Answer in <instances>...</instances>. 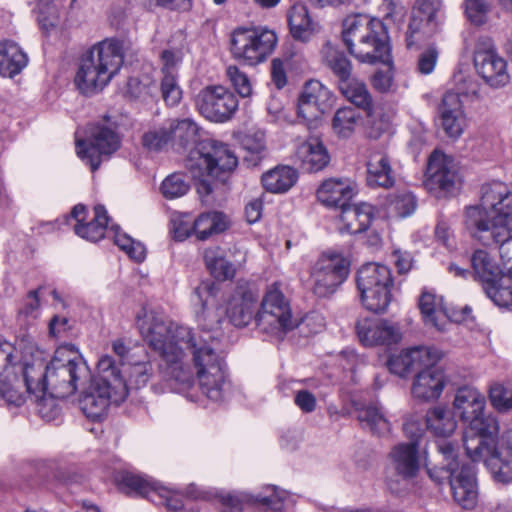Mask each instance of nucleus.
I'll list each match as a JSON object with an SVG mask.
<instances>
[{
	"mask_svg": "<svg viewBox=\"0 0 512 512\" xmlns=\"http://www.w3.org/2000/svg\"><path fill=\"white\" fill-rule=\"evenodd\" d=\"M356 332L359 341L367 347L396 344L402 339L400 327L385 319H359Z\"/></svg>",
	"mask_w": 512,
	"mask_h": 512,
	"instance_id": "obj_24",
	"label": "nucleus"
},
{
	"mask_svg": "<svg viewBox=\"0 0 512 512\" xmlns=\"http://www.w3.org/2000/svg\"><path fill=\"white\" fill-rule=\"evenodd\" d=\"M338 86L339 90L348 101L365 111L372 110L373 99L363 81L351 76Z\"/></svg>",
	"mask_w": 512,
	"mask_h": 512,
	"instance_id": "obj_44",
	"label": "nucleus"
},
{
	"mask_svg": "<svg viewBox=\"0 0 512 512\" xmlns=\"http://www.w3.org/2000/svg\"><path fill=\"white\" fill-rule=\"evenodd\" d=\"M477 74L492 88H501L510 81L508 62L499 55L490 38H480L474 52Z\"/></svg>",
	"mask_w": 512,
	"mask_h": 512,
	"instance_id": "obj_16",
	"label": "nucleus"
},
{
	"mask_svg": "<svg viewBox=\"0 0 512 512\" xmlns=\"http://www.w3.org/2000/svg\"><path fill=\"white\" fill-rule=\"evenodd\" d=\"M267 491L271 492L268 496L257 495L255 497H249L248 495H242L238 497L227 495L223 497V504L233 512H240L243 502L259 503L263 506H267L272 511H281L289 498L288 493L284 490H278L275 486L267 487Z\"/></svg>",
	"mask_w": 512,
	"mask_h": 512,
	"instance_id": "obj_34",
	"label": "nucleus"
},
{
	"mask_svg": "<svg viewBox=\"0 0 512 512\" xmlns=\"http://www.w3.org/2000/svg\"><path fill=\"white\" fill-rule=\"evenodd\" d=\"M323 61L338 79V85L352 76V64L343 52L326 43L321 51Z\"/></svg>",
	"mask_w": 512,
	"mask_h": 512,
	"instance_id": "obj_45",
	"label": "nucleus"
},
{
	"mask_svg": "<svg viewBox=\"0 0 512 512\" xmlns=\"http://www.w3.org/2000/svg\"><path fill=\"white\" fill-rule=\"evenodd\" d=\"M120 146L118 135L109 128L96 126L91 128L87 139H76L77 156L95 171L103 156H110Z\"/></svg>",
	"mask_w": 512,
	"mask_h": 512,
	"instance_id": "obj_20",
	"label": "nucleus"
},
{
	"mask_svg": "<svg viewBox=\"0 0 512 512\" xmlns=\"http://www.w3.org/2000/svg\"><path fill=\"white\" fill-rule=\"evenodd\" d=\"M142 145L149 151H160L171 143L169 123L147 127L142 134Z\"/></svg>",
	"mask_w": 512,
	"mask_h": 512,
	"instance_id": "obj_50",
	"label": "nucleus"
},
{
	"mask_svg": "<svg viewBox=\"0 0 512 512\" xmlns=\"http://www.w3.org/2000/svg\"><path fill=\"white\" fill-rule=\"evenodd\" d=\"M136 325L144 340L162 357L163 373L175 382L179 392L184 393L194 385V374L185 361L186 351H190L202 393L213 401L222 399L226 370L214 345L216 336L205 332L196 339L190 328L167 321L146 308L138 312Z\"/></svg>",
	"mask_w": 512,
	"mask_h": 512,
	"instance_id": "obj_1",
	"label": "nucleus"
},
{
	"mask_svg": "<svg viewBox=\"0 0 512 512\" xmlns=\"http://www.w3.org/2000/svg\"><path fill=\"white\" fill-rule=\"evenodd\" d=\"M226 75L234 89L241 97H249L252 94V84L250 79L237 66H228L226 69Z\"/></svg>",
	"mask_w": 512,
	"mask_h": 512,
	"instance_id": "obj_58",
	"label": "nucleus"
},
{
	"mask_svg": "<svg viewBox=\"0 0 512 512\" xmlns=\"http://www.w3.org/2000/svg\"><path fill=\"white\" fill-rule=\"evenodd\" d=\"M113 238L114 243L123 250L131 259L136 262H142L146 257L144 245L132 239L126 233L120 231L118 227L111 226L108 231Z\"/></svg>",
	"mask_w": 512,
	"mask_h": 512,
	"instance_id": "obj_49",
	"label": "nucleus"
},
{
	"mask_svg": "<svg viewBox=\"0 0 512 512\" xmlns=\"http://www.w3.org/2000/svg\"><path fill=\"white\" fill-rule=\"evenodd\" d=\"M152 364L148 360L137 361L129 363L126 369L127 379L123 380L126 382L127 387L139 389L144 387L152 376Z\"/></svg>",
	"mask_w": 512,
	"mask_h": 512,
	"instance_id": "obj_52",
	"label": "nucleus"
},
{
	"mask_svg": "<svg viewBox=\"0 0 512 512\" xmlns=\"http://www.w3.org/2000/svg\"><path fill=\"white\" fill-rule=\"evenodd\" d=\"M278 37L267 27H238L231 34V54L238 62L255 66L266 61L277 46Z\"/></svg>",
	"mask_w": 512,
	"mask_h": 512,
	"instance_id": "obj_12",
	"label": "nucleus"
},
{
	"mask_svg": "<svg viewBox=\"0 0 512 512\" xmlns=\"http://www.w3.org/2000/svg\"><path fill=\"white\" fill-rule=\"evenodd\" d=\"M26 341L21 340L18 347V358L8 363L0 372V399L8 405L21 406L28 398L38 403V412L42 418L51 420L58 412L53 400L43 397L42 392L28 389L26 376L23 373L22 347Z\"/></svg>",
	"mask_w": 512,
	"mask_h": 512,
	"instance_id": "obj_10",
	"label": "nucleus"
},
{
	"mask_svg": "<svg viewBox=\"0 0 512 512\" xmlns=\"http://www.w3.org/2000/svg\"><path fill=\"white\" fill-rule=\"evenodd\" d=\"M366 181L370 187L390 188L395 183V174L390 157L384 150H370L366 162Z\"/></svg>",
	"mask_w": 512,
	"mask_h": 512,
	"instance_id": "obj_31",
	"label": "nucleus"
},
{
	"mask_svg": "<svg viewBox=\"0 0 512 512\" xmlns=\"http://www.w3.org/2000/svg\"><path fill=\"white\" fill-rule=\"evenodd\" d=\"M353 196L351 183L346 179L330 178L325 180L317 190L318 200L327 207L346 205Z\"/></svg>",
	"mask_w": 512,
	"mask_h": 512,
	"instance_id": "obj_36",
	"label": "nucleus"
},
{
	"mask_svg": "<svg viewBox=\"0 0 512 512\" xmlns=\"http://www.w3.org/2000/svg\"><path fill=\"white\" fill-rule=\"evenodd\" d=\"M478 458H470L473 462H484L487 469L497 482L509 483L512 481V447L494 446L483 451Z\"/></svg>",
	"mask_w": 512,
	"mask_h": 512,
	"instance_id": "obj_30",
	"label": "nucleus"
},
{
	"mask_svg": "<svg viewBox=\"0 0 512 512\" xmlns=\"http://www.w3.org/2000/svg\"><path fill=\"white\" fill-rule=\"evenodd\" d=\"M171 231L175 240L184 241L194 235V220L192 221L188 215L175 216L172 219Z\"/></svg>",
	"mask_w": 512,
	"mask_h": 512,
	"instance_id": "obj_64",
	"label": "nucleus"
},
{
	"mask_svg": "<svg viewBox=\"0 0 512 512\" xmlns=\"http://www.w3.org/2000/svg\"><path fill=\"white\" fill-rule=\"evenodd\" d=\"M123 62V41L109 38L97 43L80 60L75 75L77 88L86 95L101 91L118 74Z\"/></svg>",
	"mask_w": 512,
	"mask_h": 512,
	"instance_id": "obj_6",
	"label": "nucleus"
},
{
	"mask_svg": "<svg viewBox=\"0 0 512 512\" xmlns=\"http://www.w3.org/2000/svg\"><path fill=\"white\" fill-rule=\"evenodd\" d=\"M333 93L316 79L306 81L297 100V114L312 123L320 119L333 105Z\"/></svg>",
	"mask_w": 512,
	"mask_h": 512,
	"instance_id": "obj_22",
	"label": "nucleus"
},
{
	"mask_svg": "<svg viewBox=\"0 0 512 512\" xmlns=\"http://www.w3.org/2000/svg\"><path fill=\"white\" fill-rule=\"evenodd\" d=\"M419 370L412 384L413 396L426 401L438 399L446 385L443 371L436 364Z\"/></svg>",
	"mask_w": 512,
	"mask_h": 512,
	"instance_id": "obj_29",
	"label": "nucleus"
},
{
	"mask_svg": "<svg viewBox=\"0 0 512 512\" xmlns=\"http://www.w3.org/2000/svg\"><path fill=\"white\" fill-rule=\"evenodd\" d=\"M441 357V352L433 347H412L392 355L388 361V368L393 374L403 377L423 366L437 364Z\"/></svg>",
	"mask_w": 512,
	"mask_h": 512,
	"instance_id": "obj_25",
	"label": "nucleus"
},
{
	"mask_svg": "<svg viewBox=\"0 0 512 512\" xmlns=\"http://www.w3.org/2000/svg\"><path fill=\"white\" fill-rule=\"evenodd\" d=\"M379 11L386 21H391L395 24L402 23L406 13L405 7L395 0H382Z\"/></svg>",
	"mask_w": 512,
	"mask_h": 512,
	"instance_id": "obj_63",
	"label": "nucleus"
},
{
	"mask_svg": "<svg viewBox=\"0 0 512 512\" xmlns=\"http://www.w3.org/2000/svg\"><path fill=\"white\" fill-rule=\"evenodd\" d=\"M489 401L498 412L505 413L512 410V387L500 382L490 385L488 391Z\"/></svg>",
	"mask_w": 512,
	"mask_h": 512,
	"instance_id": "obj_53",
	"label": "nucleus"
},
{
	"mask_svg": "<svg viewBox=\"0 0 512 512\" xmlns=\"http://www.w3.org/2000/svg\"><path fill=\"white\" fill-rule=\"evenodd\" d=\"M195 103L201 115L219 123L229 120L238 108L234 93L222 85L203 88L196 96Z\"/></svg>",
	"mask_w": 512,
	"mask_h": 512,
	"instance_id": "obj_19",
	"label": "nucleus"
},
{
	"mask_svg": "<svg viewBox=\"0 0 512 512\" xmlns=\"http://www.w3.org/2000/svg\"><path fill=\"white\" fill-rule=\"evenodd\" d=\"M373 216V206L368 203L342 205L339 230L347 234L361 233L369 227Z\"/></svg>",
	"mask_w": 512,
	"mask_h": 512,
	"instance_id": "obj_32",
	"label": "nucleus"
},
{
	"mask_svg": "<svg viewBox=\"0 0 512 512\" xmlns=\"http://www.w3.org/2000/svg\"><path fill=\"white\" fill-rule=\"evenodd\" d=\"M465 225L483 246L496 247L512 273V190L502 181L482 185L479 204L466 208Z\"/></svg>",
	"mask_w": 512,
	"mask_h": 512,
	"instance_id": "obj_4",
	"label": "nucleus"
},
{
	"mask_svg": "<svg viewBox=\"0 0 512 512\" xmlns=\"http://www.w3.org/2000/svg\"><path fill=\"white\" fill-rule=\"evenodd\" d=\"M472 276L482 282L483 287L495 282L502 270L494 257L486 249H476L470 258Z\"/></svg>",
	"mask_w": 512,
	"mask_h": 512,
	"instance_id": "obj_37",
	"label": "nucleus"
},
{
	"mask_svg": "<svg viewBox=\"0 0 512 512\" xmlns=\"http://www.w3.org/2000/svg\"><path fill=\"white\" fill-rule=\"evenodd\" d=\"M416 199L409 191H397L387 197L386 208L390 215L395 217H408L416 209Z\"/></svg>",
	"mask_w": 512,
	"mask_h": 512,
	"instance_id": "obj_48",
	"label": "nucleus"
},
{
	"mask_svg": "<svg viewBox=\"0 0 512 512\" xmlns=\"http://www.w3.org/2000/svg\"><path fill=\"white\" fill-rule=\"evenodd\" d=\"M161 92L164 101L168 105H177L182 99V90L178 84L177 76H163L161 81Z\"/></svg>",
	"mask_w": 512,
	"mask_h": 512,
	"instance_id": "obj_61",
	"label": "nucleus"
},
{
	"mask_svg": "<svg viewBox=\"0 0 512 512\" xmlns=\"http://www.w3.org/2000/svg\"><path fill=\"white\" fill-rule=\"evenodd\" d=\"M161 73L163 76H177L182 62L180 50L165 49L160 54Z\"/></svg>",
	"mask_w": 512,
	"mask_h": 512,
	"instance_id": "obj_60",
	"label": "nucleus"
},
{
	"mask_svg": "<svg viewBox=\"0 0 512 512\" xmlns=\"http://www.w3.org/2000/svg\"><path fill=\"white\" fill-rule=\"evenodd\" d=\"M189 188L190 185L183 174L173 173L162 181L160 189L166 199H175L184 196Z\"/></svg>",
	"mask_w": 512,
	"mask_h": 512,
	"instance_id": "obj_55",
	"label": "nucleus"
},
{
	"mask_svg": "<svg viewBox=\"0 0 512 512\" xmlns=\"http://www.w3.org/2000/svg\"><path fill=\"white\" fill-rule=\"evenodd\" d=\"M439 51L434 45L428 46L418 56L416 69L422 75L431 74L437 64Z\"/></svg>",
	"mask_w": 512,
	"mask_h": 512,
	"instance_id": "obj_62",
	"label": "nucleus"
},
{
	"mask_svg": "<svg viewBox=\"0 0 512 512\" xmlns=\"http://www.w3.org/2000/svg\"><path fill=\"white\" fill-rule=\"evenodd\" d=\"M28 64V57L22 49L12 41H0V75L13 77L20 73Z\"/></svg>",
	"mask_w": 512,
	"mask_h": 512,
	"instance_id": "obj_38",
	"label": "nucleus"
},
{
	"mask_svg": "<svg viewBox=\"0 0 512 512\" xmlns=\"http://www.w3.org/2000/svg\"><path fill=\"white\" fill-rule=\"evenodd\" d=\"M439 463L431 465L427 452L421 456L416 442H400L394 445L387 455V477L389 489L397 491L400 480L415 479L422 462L429 478L437 484L449 481L452 498L457 505L466 510L474 509L479 501V488L474 467L459 457L458 448L451 442H437Z\"/></svg>",
	"mask_w": 512,
	"mask_h": 512,
	"instance_id": "obj_2",
	"label": "nucleus"
},
{
	"mask_svg": "<svg viewBox=\"0 0 512 512\" xmlns=\"http://www.w3.org/2000/svg\"><path fill=\"white\" fill-rule=\"evenodd\" d=\"M457 422L454 415L445 407L437 406L426 413V428L434 436L446 438L456 430Z\"/></svg>",
	"mask_w": 512,
	"mask_h": 512,
	"instance_id": "obj_41",
	"label": "nucleus"
},
{
	"mask_svg": "<svg viewBox=\"0 0 512 512\" xmlns=\"http://www.w3.org/2000/svg\"><path fill=\"white\" fill-rule=\"evenodd\" d=\"M204 261L210 273L218 280H227L234 277L235 265L226 260L223 249L218 246L204 250Z\"/></svg>",
	"mask_w": 512,
	"mask_h": 512,
	"instance_id": "obj_43",
	"label": "nucleus"
},
{
	"mask_svg": "<svg viewBox=\"0 0 512 512\" xmlns=\"http://www.w3.org/2000/svg\"><path fill=\"white\" fill-rule=\"evenodd\" d=\"M440 124L445 134L453 139L462 135L467 125L462 101L451 91L444 94L439 106Z\"/></svg>",
	"mask_w": 512,
	"mask_h": 512,
	"instance_id": "obj_27",
	"label": "nucleus"
},
{
	"mask_svg": "<svg viewBox=\"0 0 512 512\" xmlns=\"http://www.w3.org/2000/svg\"><path fill=\"white\" fill-rule=\"evenodd\" d=\"M171 144L178 149H187L198 144L199 127L191 118L168 121Z\"/></svg>",
	"mask_w": 512,
	"mask_h": 512,
	"instance_id": "obj_39",
	"label": "nucleus"
},
{
	"mask_svg": "<svg viewBox=\"0 0 512 512\" xmlns=\"http://www.w3.org/2000/svg\"><path fill=\"white\" fill-rule=\"evenodd\" d=\"M298 179L296 169L281 165L277 166L262 175L261 182L264 189L271 193H285L294 186Z\"/></svg>",
	"mask_w": 512,
	"mask_h": 512,
	"instance_id": "obj_40",
	"label": "nucleus"
},
{
	"mask_svg": "<svg viewBox=\"0 0 512 512\" xmlns=\"http://www.w3.org/2000/svg\"><path fill=\"white\" fill-rule=\"evenodd\" d=\"M350 261L339 251H326L310 269L311 290L318 297H329L346 281Z\"/></svg>",
	"mask_w": 512,
	"mask_h": 512,
	"instance_id": "obj_14",
	"label": "nucleus"
},
{
	"mask_svg": "<svg viewBox=\"0 0 512 512\" xmlns=\"http://www.w3.org/2000/svg\"><path fill=\"white\" fill-rule=\"evenodd\" d=\"M342 39L349 53L360 62L374 64L389 60L388 35L378 19L364 14L347 16L342 23Z\"/></svg>",
	"mask_w": 512,
	"mask_h": 512,
	"instance_id": "obj_7",
	"label": "nucleus"
},
{
	"mask_svg": "<svg viewBox=\"0 0 512 512\" xmlns=\"http://www.w3.org/2000/svg\"><path fill=\"white\" fill-rule=\"evenodd\" d=\"M358 420L374 434L383 436L390 432L391 424L382 409L376 405L365 406L358 411Z\"/></svg>",
	"mask_w": 512,
	"mask_h": 512,
	"instance_id": "obj_46",
	"label": "nucleus"
},
{
	"mask_svg": "<svg viewBox=\"0 0 512 512\" xmlns=\"http://www.w3.org/2000/svg\"><path fill=\"white\" fill-rule=\"evenodd\" d=\"M259 330L276 340H282L297 326L289 302L277 283L270 285L256 313Z\"/></svg>",
	"mask_w": 512,
	"mask_h": 512,
	"instance_id": "obj_13",
	"label": "nucleus"
},
{
	"mask_svg": "<svg viewBox=\"0 0 512 512\" xmlns=\"http://www.w3.org/2000/svg\"><path fill=\"white\" fill-rule=\"evenodd\" d=\"M419 308L427 326L438 331H447L451 322L461 323L471 317L472 310L465 306L450 315L444 305L443 297L431 290H424L419 299Z\"/></svg>",
	"mask_w": 512,
	"mask_h": 512,
	"instance_id": "obj_21",
	"label": "nucleus"
},
{
	"mask_svg": "<svg viewBox=\"0 0 512 512\" xmlns=\"http://www.w3.org/2000/svg\"><path fill=\"white\" fill-rule=\"evenodd\" d=\"M296 156L302 168L308 172H317L330 162V155L319 138L310 137L297 148Z\"/></svg>",
	"mask_w": 512,
	"mask_h": 512,
	"instance_id": "obj_33",
	"label": "nucleus"
},
{
	"mask_svg": "<svg viewBox=\"0 0 512 512\" xmlns=\"http://www.w3.org/2000/svg\"><path fill=\"white\" fill-rule=\"evenodd\" d=\"M486 295L499 307L512 310V277L501 275L484 287Z\"/></svg>",
	"mask_w": 512,
	"mask_h": 512,
	"instance_id": "obj_47",
	"label": "nucleus"
},
{
	"mask_svg": "<svg viewBox=\"0 0 512 512\" xmlns=\"http://www.w3.org/2000/svg\"><path fill=\"white\" fill-rule=\"evenodd\" d=\"M460 184L461 180L453 159L441 152L432 153L425 181L428 191L437 198H443L456 193Z\"/></svg>",
	"mask_w": 512,
	"mask_h": 512,
	"instance_id": "obj_18",
	"label": "nucleus"
},
{
	"mask_svg": "<svg viewBox=\"0 0 512 512\" xmlns=\"http://www.w3.org/2000/svg\"><path fill=\"white\" fill-rule=\"evenodd\" d=\"M358 119L359 114L353 108H340L332 120L333 130L340 137H349L354 132Z\"/></svg>",
	"mask_w": 512,
	"mask_h": 512,
	"instance_id": "obj_51",
	"label": "nucleus"
},
{
	"mask_svg": "<svg viewBox=\"0 0 512 512\" xmlns=\"http://www.w3.org/2000/svg\"><path fill=\"white\" fill-rule=\"evenodd\" d=\"M71 218L75 220V234L87 241L101 240L108 229L107 211L101 205L95 206L90 215L84 205L78 204L72 209Z\"/></svg>",
	"mask_w": 512,
	"mask_h": 512,
	"instance_id": "obj_26",
	"label": "nucleus"
},
{
	"mask_svg": "<svg viewBox=\"0 0 512 512\" xmlns=\"http://www.w3.org/2000/svg\"><path fill=\"white\" fill-rule=\"evenodd\" d=\"M465 15L467 19L476 26H481L488 21L491 11L490 0H465Z\"/></svg>",
	"mask_w": 512,
	"mask_h": 512,
	"instance_id": "obj_56",
	"label": "nucleus"
},
{
	"mask_svg": "<svg viewBox=\"0 0 512 512\" xmlns=\"http://www.w3.org/2000/svg\"><path fill=\"white\" fill-rule=\"evenodd\" d=\"M367 112L373 117L369 130V136L371 138H378L382 133L390 130L395 118V112L393 109H379L374 112L370 110Z\"/></svg>",
	"mask_w": 512,
	"mask_h": 512,
	"instance_id": "obj_57",
	"label": "nucleus"
},
{
	"mask_svg": "<svg viewBox=\"0 0 512 512\" xmlns=\"http://www.w3.org/2000/svg\"><path fill=\"white\" fill-rule=\"evenodd\" d=\"M228 227V219L222 212H207L194 220V235L200 241L207 240L213 234L221 233Z\"/></svg>",
	"mask_w": 512,
	"mask_h": 512,
	"instance_id": "obj_42",
	"label": "nucleus"
},
{
	"mask_svg": "<svg viewBox=\"0 0 512 512\" xmlns=\"http://www.w3.org/2000/svg\"><path fill=\"white\" fill-rule=\"evenodd\" d=\"M37 20L45 31L56 27L60 22V11L51 0H39L37 3Z\"/></svg>",
	"mask_w": 512,
	"mask_h": 512,
	"instance_id": "obj_54",
	"label": "nucleus"
},
{
	"mask_svg": "<svg viewBox=\"0 0 512 512\" xmlns=\"http://www.w3.org/2000/svg\"><path fill=\"white\" fill-rule=\"evenodd\" d=\"M238 165V158L228 145L204 140L192 149L185 166L195 179L205 181L210 177L224 182Z\"/></svg>",
	"mask_w": 512,
	"mask_h": 512,
	"instance_id": "obj_9",
	"label": "nucleus"
},
{
	"mask_svg": "<svg viewBox=\"0 0 512 512\" xmlns=\"http://www.w3.org/2000/svg\"><path fill=\"white\" fill-rule=\"evenodd\" d=\"M500 423L492 413L482 412L467 425L463 436L464 447L469 458L480 457L499 444Z\"/></svg>",
	"mask_w": 512,
	"mask_h": 512,
	"instance_id": "obj_17",
	"label": "nucleus"
},
{
	"mask_svg": "<svg viewBox=\"0 0 512 512\" xmlns=\"http://www.w3.org/2000/svg\"><path fill=\"white\" fill-rule=\"evenodd\" d=\"M442 22L439 0H418L413 9L406 32V46L417 47L436 34Z\"/></svg>",
	"mask_w": 512,
	"mask_h": 512,
	"instance_id": "obj_15",
	"label": "nucleus"
},
{
	"mask_svg": "<svg viewBox=\"0 0 512 512\" xmlns=\"http://www.w3.org/2000/svg\"><path fill=\"white\" fill-rule=\"evenodd\" d=\"M355 281L363 307L374 313H385L393 298L391 269L378 262H368L359 267Z\"/></svg>",
	"mask_w": 512,
	"mask_h": 512,
	"instance_id": "obj_11",
	"label": "nucleus"
},
{
	"mask_svg": "<svg viewBox=\"0 0 512 512\" xmlns=\"http://www.w3.org/2000/svg\"><path fill=\"white\" fill-rule=\"evenodd\" d=\"M97 373L79 400L81 410L92 420L101 419L110 405H118L127 397L126 382L110 355L99 358Z\"/></svg>",
	"mask_w": 512,
	"mask_h": 512,
	"instance_id": "obj_8",
	"label": "nucleus"
},
{
	"mask_svg": "<svg viewBox=\"0 0 512 512\" xmlns=\"http://www.w3.org/2000/svg\"><path fill=\"white\" fill-rule=\"evenodd\" d=\"M194 297L202 306V312L198 315V322L208 331L220 327L223 315H226L229 322L238 328L246 327L252 320L256 321L259 293L252 283L239 282L227 300L225 309L222 307H218L216 310L207 309L208 303L214 298L213 291L208 285L197 287L194 291Z\"/></svg>",
	"mask_w": 512,
	"mask_h": 512,
	"instance_id": "obj_5",
	"label": "nucleus"
},
{
	"mask_svg": "<svg viewBox=\"0 0 512 512\" xmlns=\"http://www.w3.org/2000/svg\"><path fill=\"white\" fill-rule=\"evenodd\" d=\"M41 288L31 290L23 299L22 306L18 311V317L24 320L36 319L40 314V293Z\"/></svg>",
	"mask_w": 512,
	"mask_h": 512,
	"instance_id": "obj_59",
	"label": "nucleus"
},
{
	"mask_svg": "<svg viewBox=\"0 0 512 512\" xmlns=\"http://www.w3.org/2000/svg\"><path fill=\"white\" fill-rule=\"evenodd\" d=\"M122 483L131 492L146 497L156 504H163L170 511L176 512L184 506L183 499L178 492L146 477L127 473L123 475Z\"/></svg>",
	"mask_w": 512,
	"mask_h": 512,
	"instance_id": "obj_23",
	"label": "nucleus"
},
{
	"mask_svg": "<svg viewBox=\"0 0 512 512\" xmlns=\"http://www.w3.org/2000/svg\"><path fill=\"white\" fill-rule=\"evenodd\" d=\"M288 23L293 38L303 42L309 41L320 31V25L313 20L307 7L302 3H295L288 12Z\"/></svg>",
	"mask_w": 512,
	"mask_h": 512,
	"instance_id": "obj_35",
	"label": "nucleus"
},
{
	"mask_svg": "<svg viewBox=\"0 0 512 512\" xmlns=\"http://www.w3.org/2000/svg\"><path fill=\"white\" fill-rule=\"evenodd\" d=\"M23 373L28 389H36L46 397L65 398L91 378V371L79 349L73 344L60 345L47 363V354L35 343L26 341L22 347Z\"/></svg>",
	"mask_w": 512,
	"mask_h": 512,
	"instance_id": "obj_3",
	"label": "nucleus"
},
{
	"mask_svg": "<svg viewBox=\"0 0 512 512\" xmlns=\"http://www.w3.org/2000/svg\"><path fill=\"white\" fill-rule=\"evenodd\" d=\"M452 407L454 415L465 426L485 411L486 397L475 387L462 386L455 392Z\"/></svg>",
	"mask_w": 512,
	"mask_h": 512,
	"instance_id": "obj_28",
	"label": "nucleus"
}]
</instances>
